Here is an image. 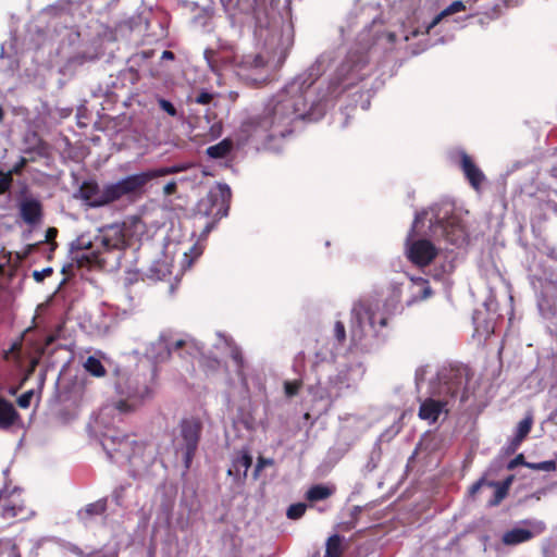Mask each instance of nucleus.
I'll use <instances>...</instances> for the list:
<instances>
[{
	"instance_id": "nucleus-1",
	"label": "nucleus",
	"mask_w": 557,
	"mask_h": 557,
	"mask_svg": "<svg viewBox=\"0 0 557 557\" xmlns=\"http://www.w3.org/2000/svg\"><path fill=\"white\" fill-rule=\"evenodd\" d=\"M356 13L358 21L349 17L347 26L341 27L342 35L348 36L355 26L362 24L357 41L342 55L330 73L325 90H319L312 98L311 86L335 61L334 52L325 51L301 74L296 76L283 89L276 92L264 106L261 114L250 117L242 124L246 139H274L289 134L294 121L301 119L310 122L320 120L330 100L336 99L344 91L363 81L372 71L371 61L394 48L397 34L381 32L377 9L366 5Z\"/></svg>"
},
{
	"instance_id": "nucleus-2",
	"label": "nucleus",
	"mask_w": 557,
	"mask_h": 557,
	"mask_svg": "<svg viewBox=\"0 0 557 557\" xmlns=\"http://www.w3.org/2000/svg\"><path fill=\"white\" fill-rule=\"evenodd\" d=\"M467 211L450 201H443L429 210L414 215L412 226L406 239V255L419 268L434 263L432 276L442 280L455 270L457 252L454 249H440L429 237L444 238L447 243L461 248L468 239L465 224Z\"/></svg>"
},
{
	"instance_id": "nucleus-3",
	"label": "nucleus",
	"mask_w": 557,
	"mask_h": 557,
	"mask_svg": "<svg viewBox=\"0 0 557 557\" xmlns=\"http://www.w3.org/2000/svg\"><path fill=\"white\" fill-rule=\"evenodd\" d=\"M251 27L259 52L238 55L235 74L252 84L265 82L283 65L294 45V28L281 15H270L264 0H257Z\"/></svg>"
},
{
	"instance_id": "nucleus-4",
	"label": "nucleus",
	"mask_w": 557,
	"mask_h": 557,
	"mask_svg": "<svg viewBox=\"0 0 557 557\" xmlns=\"http://www.w3.org/2000/svg\"><path fill=\"white\" fill-rule=\"evenodd\" d=\"M467 368L449 367L438 370L429 381L428 397L420 405L419 417L422 420L435 422L440 414L448 412L457 400L463 403L467 399Z\"/></svg>"
},
{
	"instance_id": "nucleus-5",
	"label": "nucleus",
	"mask_w": 557,
	"mask_h": 557,
	"mask_svg": "<svg viewBox=\"0 0 557 557\" xmlns=\"http://www.w3.org/2000/svg\"><path fill=\"white\" fill-rule=\"evenodd\" d=\"M389 319V314L382 309L379 298L370 297L356 301L350 311L352 342L360 343L367 337L385 341Z\"/></svg>"
},
{
	"instance_id": "nucleus-6",
	"label": "nucleus",
	"mask_w": 557,
	"mask_h": 557,
	"mask_svg": "<svg viewBox=\"0 0 557 557\" xmlns=\"http://www.w3.org/2000/svg\"><path fill=\"white\" fill-rule=\"evenodd\" d=\"M529 272L540 314L546 320L557 318V257L534 262Z\"/></svg>"
},
{
	"instance_id": "nucleus-7",
	"label": "nucleus",
	"mask_w": 557,
	"mask_h": 557,
	"mask_svg": "<svg viewBox=\"0 0 557 557\" xmlns=\"http://www.w3.org/2000/svg\"><path fill=\"white\" fill-rule=\"evenodd\" d=\"M145 354L154 362H162L173 354L181 358L188 355L198 361L207 374L214 373L220 367L218 357L207 356L203 344L194 338L168 341L164 336H160L147 347Z\"/></svg>"
},
{
	"instance_id": "nucleus-8",
	"label": "nucleus",
	"mask_w": 557,
	"mask_h": 557,
	"mask_svg": "<svg viewBox=\"0 0 557 557\" xmlns=\"http://www.w3.org/2000/svg\"><path fill=\"white\" fill-rule=\"evenodd\" d=\"M126 247L124 228L122 225L114 223L99 228L97 235L92 239L83 235L71 244V252L73 259L79 264L83 259L88 260L90 256L97 261H104L98 255L102 252H116L117 259L121 251Z\"/></svg>"
},
{
	"instance_id": "nucleus-9",
	"label": "nucleus",
	"mask_w": 557,
	"mask_h": 557,
	"mask_svg": "<svg viewBox=\"0 0 557 557\" xmlns=\"http://www.w3.org/2000/svg\"><path fill=\"white\" fill-rule=\"evenodd\" d=\"M361 374L359 366L342 364L332 368L324 375L319 374L315 384L309 386V393L314 399L326 400L331 405L342 392L350 388Z\"/></svg>"
},
{
	"instance_id": "nucleus-10",
	"label": "nucleus",
	"mask_w": 557,
	"mask_h": 557,
	"mask_svg": "<svg viewBox=\"0 0 557 557\" xmlns=\"http://www.w3.org/2000/svg\"><path fill=\"white\" fill-rule=\"evenodd\" d=\"M150 381L146 375L140 374L121 379L116 384L117 401L111 407H106L103 411L117 410L120 413L136 411L153 397Z\"/></svg>"
},
{
	"instance_id": "nucleus-11",
	"label": "nucleus",
	"mask_w": 557,
	"mask_h": 557,
	"mask_svg": "<svg viewBox=\"0 0 557 557\" xmlns=\"http://www.w3.org/2000/svg\"><path fill=\"white\" fill-rule=\"evenodd\" d=\"M213 106L186 107L184 116L195 136L216 138L222 133L221 121L218 120Z\"/></svg>"
},
{
	"instance_id": "nucleus-12",
	"label": "nucleus",
	"mask_w": 557,
	"mask_h": 557,
	"mask_svg": "<svg viewBox=\"0 0 557 557\" xmlns=\"http://www.w3.org/2000/svg\"><path fill=\"white\" fill-rule=\"evenodd\" d=\"M202 423L196 417H188L182 419L178 425V433L174 438V446L176 453H181L185 468L188 469L191 465L193 458L196 454Z\"/></svg>"
},
{
	"instance_id": "nucleus-13",
	"label": "nucleus",
	"mask_w": 557,
	"mask_h": 557,
	"mask_svg": "<svg viewBox=\"0 0 557 557\" xmlns=\"http://www.w3.org/2000/svg\"><path fill=\"white\" fill-rule=\"evenodd\" d=\"M212 4L220 3L223 11L226 13L231 25L233 27H248L255 26V9L257 8V0L250 4L245 0H210ZM275 0H264V5L270 15H277L274 11L273 4Z\"/></svg>"
},
{
	"instance_id": "nucleus-14",
	"label": "nucleus",
	"mask_w": 557,
	"mask_h": 557,
	"mask_svg": "<svg viewBox=\"0 0 557 557\" xmlns=\"http://www.w3.org/2000/svg\"><path fill=\"white\" fill-rule=\"evenodd\" d=\"M203 58L210 71L218 76L227 70L235 73L238 54L232 45L221 44L216 49L207 48L203 51Z\"/></svg>"
},
{
	"instance_id": "nucleus-15",
	"label": "nucleus",
	"mask_w": 557,
	"mask_h": 557,
	"mask_svg": "<svg viewBox=\"0 0 557 557\" xmlns=\"http://www.w3.org/2000/svg\"><path fill=\"white\" fill-rule=\"evenodd\" d=\"M138 442L128 436L104 435L101 442L102 448L110 461L124 465L128 463Z\"/></svg>"
},
{
	"instance_id": "nucleus-16",
	"label": "nucleus",
	"mask_w": 557,
	"mask_h": 557,
	"mask_svg": "<svg viewBox=\"0 0 557 557\" xmlns=\"http://www.w3.org/2000/svg\"><path fill=\"white\" fill-rule=\"evenodd\" d=\"M154 180L151 170L128 175L114 184L109 185V195L112 202L121 197L140 190L146 184Z\"/></svg>"
},
{
	"instance_id": "nucleus-17",
	"label": "nucleus",
	"mask_w": 557,
	"mask_h": 557,
	"mask_svg": "<svg viewBox=\"0 0 557 557\" xmlns=\"http://www.w3.org/2000/svg\"><path fill=\"white\" fill-rule=\"evenodd\" d=\"M523 524L528 528L516 527L511 530L506 531L502 536L503 544L507 546H516L521 543L530 541L535 535L544 532L546 525L540 520H524Z\"/></svg>"
},
{
	"instance_id": "nucleus-18",
	"label": "nucleus",
	"mask_w": 557,
	"mask_h": 557,
	"mask_svg": "<svg viewBox=\"0 0 557 557\" xmlns=\"http://www.w3.org/2000/svg\"><path fill=\"white\" fill-rule=\"evenodd\" d=\"M232 191L227 184H218L210 189L207 202L210 208L206 210V214L222 219L227 215L230 209Z\"/></svg>"
},
{
	"instance_id": "nucleus-19",
	"label": "nucleus",
	"mask_w": 557,
	"mask_h": 557,
	"mask_svg": "<svg viewBox=\"0 0 557 557\" xmlns=\"http://www.w3.org/2000/svg\"><path fill=\"white\" fill-rule=\"evenodd\" d=\"M25 508L20 502V490L14 487L9 491L4 487L0 491V516L4 519L20 518L24 519L26 513Z\"/></svg>"
},
{
	"instance_id": "nucleus-20",
	"label": "nucleus",
	"mask_w": 557,
	"mask_h": 557,
	"mask_svg": "<svg viewBox=\"0 0 557 557\" xmlns=\"http://www.w3.org/2000/svg\"><path fill=\"white\" fill-rule=\"evenodd\" d=\"M154 462V449L152 446L137 444L134 454L128 461L129 471L134 478L144 475Z\"/></svg>"
},
{
	"instance_id": "nucleus-21",
	"label": "nucleus",
	"mask_w": 557,
	"mask_h": 557,
	"mask_svg": "<svg viewBox=\"0 0 557 557\" xmlns=\"http://www.w3.org/2000/svg\"><path fill=\"white\" fill-rule=\"evenodd\" d=\"M18 214L29 226L39 224L42 220V205L39 199L25 195L18 201Z\"/></svg>"
},
{
	"instance_id": "nucleus-22",
	"label": "nucleus",
	"mask_w": 557,
	"mask_h": 557,
	"mask_svg": "<svg viewBox=\"0 0 557 557\" xmlns=\"http://www.w3.org/2000/svg\"><path fill=\"white\" fill-rule=\"evenodd\" d=\"M79 195L88 206L97 208L106 206L112 202L111 196L109 195V185L102 189L94 182H84L79 188Z\"/></svg>"
},
{
	"instance_id": "nucleus-23",
	"label": "nucleus",
	"mask_w": 557,
	"mask_h": 557,
	"mask_svg": "<svg viewBox=\"0 0 557 557\" xmlns=\"http://www.w3.org/2000/svg\"><path fill=\"white\" fill-rule=\"evenodd\" d=\"M215 347L218 349L224 350V352L233 359L236 366L237 374L240 377L243 385H246L247 381L243 373L245 361L240 348L232 339L221 335H219Z\"/></svg>"
},
{
	"instance_id": "nucleus-24",
	"label": "nucleus",
	"mask_w": 557,
	"mask_h": 557,
	"mask_svg": "<svg viewBox=\"0 0 557 557\" xmlns=\"http://www.w3.org/2000/svg\"><path fill=\"white\" fill-rule=\"evenodd\" d=\"M401 295H403V287L400 284L393 283L391 284L386 293L384 295L383 299L381 300V307L382 309L389 314L392 318L396 313L401 312L403 306H401Z\"/></svg>"
},
{
	"instance_id": "nucleus-25",
	"label": "nucleus",
	"mask_w": 557,
	"mask_h": 557,
	"mask_svg": "<svg viewBox=\"0 0 557 557\" xmlns=\"http://www.w3.org/2000/svg\"><path fill=\"white\" fill-rule=\"evenodd\" d=\"M460 166L462 169V172L471 186L479 190L481 184L485 180V176L483 172L475 165V163L472 161V159L465 152L460 151Z\"/></svg>"
},
{
	"instance_id": "nucleus-26",
	"label": "nucleus",
	"mask_w": 557,
	"mask_h": 557,
	"mask_svg": "<svg viewBox=\"0 0 557 557\" xmlns=\"http://www.w3.org/2000/svg\"><path fill=\"white\" fill-rule=\"evenodd\" d=\"M410 296L406 306L410 307L419 301L425 300L433 295L429 281L423 277H412L409 286Z\"/></svg>"
},
{
	"instance_id": "nucleus-27",
	"label": "nucleus",
	"mask_w": 557,
	"mask_h": 557,
	"mask_svg": "<svg viewBox=\"0 0 557 557\" xmlns=\"http://www.w3.org/2000/svg\"><path fill=\"white\" fill-rule=\"evenodd\" d=\"M251 463V456L247 451H240L234 457L232 466L227 470V474L233 475L238 480L245 479Z\"/></svg>"
},
{
	"instance_id": "nucleus-28",
	"label": "nucleus",
	"mask_w": 557,
	"mask_h": 557,
	"mask_svg": "<svg viewBox=\"0 0 557 557\" xmlns=\"http://www.w3.org/2000/svg\"><path fill=\"white\" fill-rule=\"evenodd\" d=\"M107 509V499L101 498L98 499L95 503L86 505L84 508H82L77 516L79 520L85 524L88 525L95 520L97 517H100L104 513Z\"/></svg>"
},
{
	"instance_id": "nucleus-29",
	"label": "nucleus",
	"mask_w": 557,
	"mask_h": 557,
	"mask_svg": "<svg viewBox=\"0 0 557 557\" xmlns=\"http://www.w3.org/2000/svg\"><path fill=\"white\" fill-rule=\"evenodd\" d=\"M334 367V355L327 348H321L314 354V360L312 362V368L317 373V377L319 374H325L327 371L332 370Z\"/></svg>"
},
{
	"instance_id": "nucleus-30",
	"label": "nucleus",
	"mask_w": 557,
	"mask_h": 557,
	"mask_svg": "<svg viewBox=\"0 0 557 557\" xmlns=\"http://www.w3.org/2000/svg\"><path fill=\"white\" fill-rule=\"evenodd\" d=\"M233 151L234 143L231 138H225L206 150L207 156L215 160H230Z\"/></svg>"
},
{
	"instance_id": "nucleus-31",
	"label": "nucleus",
	"mask_w": 557,
	"mask_h": 557,
	"mask_svg": "<svg viewBox=\"0 0 557 557\" xmlns=\"http://www.w3.org/2000/svg\"><path fill=\"white\" fill-rule=\"evenodd\" d=\"M18 418V413L14 406L0 396V429H10Z\"/></svg>"
},
{
	"instance_id": "nucleus-32",
	"label": "nucleus",
	"mask_w": 557,
	"mask_h": 557,
	"mask_svg": "<svg viewBox=\"0 0 557 557\" xmlns=\"http://www.w3.org/2000/svg\"><path fill=\"white\" fill-rule=\"evenodd\" d=\"M201 106H213L216 107L215 95L208 90L194 91L187 97L186 107L198 108Z\"/></svg>"
},
{
	"instance_id": "nucleus-33",
	"label": "nucleus",
	"mask_w": 557,
	"mask_h": 557,
	"mask_svg": "<svg viewBox=\"0 0 557 557\" xmlns=\"http://www.w3.org/2000/svg\"><path fill=\"white\" fill-rule=\"evenodd\" d=\"M467 2L457 0L450 3L446 9H444L440 14H437L426 26L425 33H429L431 28L436 26L443 18L450 16L453 14L466 11Z\"/></svg>"
},
{
	"instance_id": "nucleus-34",
	"label": "nucleus",
	"mask_w": 557,
	"mask_h": 557,
	"mask_svg": "<svg viewBox=\"0 0 557 557\" xmlns=\"http://www.w3.org/2000/svg\"><path fill=\"white\" fill-rule=\"evenodd\" d=\"M533 424L532 416L523 418L517 426L516 435L510 442L509 449L515 451L531 431Z\"/></svg>"
},
{
	"instance_id": "nucleus-35",
	"label": "nucleus",
	"mask_w": 557,
	"mask_h": 557,
	"mask_svg": "<svg viewBox=\"0 0 557 557\" xmlns=\"http://www.w3.org/2000/svg\"><path fill=\"white\" fill-rule=\"evenodd\" d=\"M333 493H334V488H332L327 485L317 484L307 491L306 497L309 502H319V500L326 499Z\"/></svg>"
},
{
	"instance_id": "nucleus-36",
	"label": "nucleus",
	"mask_w": 557,
	"mask_h": 557,
	"mask_svg": "<svg viewBox=\"0 0 557 557\" xmlns=\"http://www.w3.org/2000/svg\"><path fill=\"white\" fill-rule=\"evenodd\" d=\"M339 419L345 424V428L356 426V429L360 432H363L370 428V422L368 419L361 416L347 413Z\"/></svg>"
},
{
	"instance_id": "nucleus-37",
	"label": "nucleus",
	"mask_w": 557,
	"mask_h": 557,
	"mask_svg": "<svg viewBox=\"0 0 557 557\" xmlns=\"http://www.w3.org/2000/svg\"><path fill=\"white\" fill-rule=\"evenodd\" d=\"M169 273L170 269L165 260L154 261L148 269V277L156 281L164 280Z\"/></svg>"
},
{
	"instance_id": "nucleus-38",
	"label": "nucleus",
	"mask_w": 557,
	"mask_h": 557,
	"mask_svg": "<svg viewBox=\"0 0 557 557\" xmlns=\"http://www.w3.org/2000/svg\"><path fill=\"white\" fill-rule=\"evenodd\" d=\"M344 537L334 534L327 539L324 557H341L343 554L342 543Z\"/></svg>"
},
{
	"instance_id": "nucleus-39",
	"label": "nucleus",
	"mask_w": 557,
	"mask_h": 557,
	"mask_svg": "<svg viewBox=\"0 0 557 557\" xmlns=\"http://www.w3.org/2000/svg\"><path fill=\"white\" fill-rule=\"evenodd\" d=\"M84 368L87 372H89L94 376L100 377L106 374V370H104L102 363L100 362L99 359H97L94 356H90L86 359V361L84 363Z\"/></svg>"
},
{
	"instance_id": "nucleus-40",
	"label": "nucleus",
	"mask_w": 557,
	"mask_h": 557,
	"mask_svg": "<svg viewBox=\"0 0 557 557\" xmlns=\"http://www.w3.org/2000/svg\"><path fill=\"white\" fill-rule=\"evenodd\" d=\"M487 486L495 488L494 496L492 499H490L488 505L497 506L506 497L508 491L505 490V487L500 486L499 482L490 481L487 483Z\"/></svg>"
},
{
	"instance_id": "nucleus-41",
	"label": "nucleus",
	"mask_w": 557,
	"mask_h": 557,
	"mask_svg": "<svg viewBox=\"0 0 557 557\" xmlns=\"http://www.w3.org/2000/svg\"><path fill=\"white\" fill-rule=\"evenodd\" d=\"M186 170L185 165H171V166H162L159 169L151 170L153 178L166 176L175 173H180Z\"/></svg>"
},
{
	"instance_id": "nucleus-42",
	"label": "nucleus",
	"mask_w": 557,
	"mask_h": 557,
	"mask_svg": "<svg viewBox=\"0 0 557 557\" xmlns=\"http://www.w3.org/2000/svg\"><path fill=\"white\" fill-rule=\"evenodd\" d=\"M306 509L307 505L304 503L293 504L288 507L286 515L289 519L296 520L305 515Z\"/></svg>"
},
{
	"instance_id": "nucleus-43",
	"label": "nucleus",
	"mask_w": 557,
	"mask_h": 557,
	"mask_svg": "<svg viewBox=\"0 0 557 557\" xmlns=\"http://www.w3.org/2000/svg\"><path fill=\"white\" fill-rule=\"evenodd\" d=\"M431 372V368L429 366H421L416 370L414 382L417 389L420 392L426 375Z\"/></svg>"
},
{
	"instance_id": "nucleus-44",
	"label": "nucleus",
	"mask_w": 557,
	"mask_h": 557,
	"mask_svg": "<svg viewBox=\"0 0 557 557\" xmlns=\"http://www.w3.org/2000/svg\"><path fill=\"white\" fill-rule=\"evenodd\" d=\"M302 383L301 381L295 380V381H285L284 382V393L287 397H294L296 396L301 387Z\"/></svg>"
},
{
	"instance_id": "nucleus-45",
	"label": "nucleus",
	"mask_w": 557,
	"mask_h": 557,
	"mask_svg": "<svg viewBox=\"0 0 557 557\" xmlns=\"http://www.w3.org/2000/svg\"><path fill=\"white\" fill-rule=\"evenodd\" d=\"M399 431L400 425L398 423H394L379 436L377 442H389L399 433Z\"/></svg>"
},
{
	"instance_id": "nucleus-46",
	"label": "nucleus",
	"mask_w": 557,
	"mask_h": 557,
	"mask_svg": "<svg viewBox=\"0 0 557 557\" xmlns=\"http://www.w3.org/2000/svg\"><path fill=\"white\" fill-rule=\"evenodd\" d=\"M333 336L336 339V342L338 343V345H343L345 343V341H346V329H345V325L343 324V322L336 321L334 323Z\"/></svg>"
},
{
	"instance_id": "nucleus-47",
	"label": "nucleus",
	"mask_w": 557,
	"mask_h": 557,
	"mask_svg": "<svg viewBox=\"0 0 557 557\" xmlns=\"http://www.w3.org/2000/svg\"><path fill=\"white\" fill-rule=\"evenodd\" d=\"M525 467L533 469V470H540V471H546V472L553 471L556 468L554 461H542V462H536V463L528 462V463H525Z\"/></svg>"
},
{
	"instance_id": "nucleus-48",
	"label": "nucleus",
	"mask_w": 557,
	"mask_h": 557,
	"mask_svg": "<svg viewBox=\"0 0 557 557\" xmlns=\"http://www.w3.org/2000/svg\"><path fill=\"white\" fill-rule=\"evenodd\" d=\"M34 396V391H27L17 398V405L21 408H28Z\"/></svg>"
},
{
	"instance_id": "nucleus-49",
	"label": "nucleus",
	"mask_w": 557,
	"mask_h": 557,
	"mask_svg": "<svg viewBox=\"0 0 557 557\" xmlns=\"http://www.w3.org/2000/svg\"><path fill=\"white\" fill-rule=\"evenodd\" d=\"M21 346H22L21 342L13 343L12 346L10 347V349L4 352V358L7 360L17 359L18 358L17 354L21 349Z\"/></svg>"
},
{
	"instance_id": "nucleus-50",
	"label": "nucleus",
	"mask_w": 557,
	"mask_h": 557,
	"mask_svg": "<svg viewBox=\"0 0 557 557\" xmlns=\"http://www.w3.org/2000/svg\"><path fill=\"white\" fill-rule=\"evenodd\" d=\"M159 106L169 115H171V116H176L177 115V110H176V108L173 106V103L171 101L165 100V99H160L159 100Z\"/></svg>"
},
{
	"instance_id": "nucleus-51",
	"label": "nucleus",
	"mask_w": 557,
	"mask_h": 557,
	"mask_svg": "<svg viewBox=\"0 0 557 557\" xmlns=\"http://www.w3.org/2000/svg\"><path fill=\"white\" fill-rule=\"evenodd\" d=\"M127 488L126 485H120L116 487L112 493V498L116 503V505L122 506L123 505V493Z\"/></svg>"
},
{
	"instance_id": "nucleus-52",
	"label": "nucleus",
	"mask_w": 557,
	"mask_h": 557,
	"mask_svg": "<svg viewBox=\"0 0 557 557\" xmlns=\"http://www.w3.org/2000/svg\"><path fill=\"white\" fill-rule=\"evenodd\" d=\"M52 272V268H46L41 271H34L33 276L36 282H42L46 277L50 276Z\"/></svg>"
},
{
	"instance_id": "nucleus-53",
	"label": "nucleus",
	"mask_w": 557,
	"mask_h": 557,
	"mask_svg": "<svg viewBox=\"0 0 557 557\" xmlns=\"http://www.w3.org/2000/svg\"><path fill=\"white\" fill-rule=\"evenodd\" d=\"M46 14H53L55 16H62L65 13V7L63 5H51L45 10Z\"/></svg>"
},
{
	"instance_id": "nucleus-54",
	"label": "nucleus",
	"mask_w": 557,
	"mask_h": 557,
	"mask_svg": "<svg viewBox=\"0 0 557 557\" xmlns=\"http://www.w3.org/2000/svg\"><path fill=\"white\" fill-rule=\"evenodd\" d=\"M11 182L12 178L10 174L0 177V195L4 194L10 188Z\"/></svg>"
},
{
	"instance_id": "nucleus-55",
	"label": "nucleus",
	"mask_w": 557,
	"mask_h": 557,
	"mask_svg": "<svg viewBox=\"0 0 557 557\" xmlns=\"http://www.w3.org/2000/svg\"><path fill=\"white\" fill-rule=\"evenodd\" d=\"M525 463H528L525 460H524V457L522 454L518 455L517 457H515L512 460H510L507 465V469L508 470H513L517 466L519 465H523L525 466Z\"/></svg>"
},
{
	"instance_id": "nucleus-56",
	"label": "nucleus",
	"mask_w": 557,
	"mask_h": 557,
	"mask_svg": "<svg viewBox=\"0 0 557 557\" xmlns=\"http://www.w3.org/2000/svg\"><path fill=\"white\" fill-rule=\"evenodd\" d=\"M272 465V459L259 458L255 468L253 476L257 478L259 472L265 467Z\"/></svg>"
},
{
	"instance_id": "nucleus-57",
	"label": "nucleus",
	"mask_w": 557,
	"mask_h": 557,
	"mask_svg": "<svg viewBox=\"0 0 557 557\" xmlns=\"http://www.w3.org/2000/svg\"><path fill=\"white\" fill-rule=\"evenodd\" d=\"M487 481H485V479H481L479 481H476L474 484L471 485V487L469 488V494L471 496H474L479 491L480 488L483 486V485H487Z\"/></svg>"
},
{
	"instance_id": "nucleus-58",
	"label": "nucleus",
	"mask_w": 557,
	"mask_h": 557,
	"mask_svg": "<svg viewBox=\"0 0 557 557\" xmlns=\"http://www.w3.org/2000/svg\"><path fill=\"white\" fill-rule=\"evenodd\" d=\"M175 191H176V182H174V181L169 182V183H168V184H165V186L163 187V194H164L165 196L173 195Z\"/></svg>"
},
{
	"instance_id": "nucleus-59",
	"label": "nucleus",
	"mask_w": 557,
	"mask_h": 557,
	"mask_svg": "<svg viewBox=\"0 0 557 557\" xmlns=\"http://www.w3.org/2000/svg\"><path fill=\"white\" fill-rule=\"evenodd\" d=\"M66 548L73 553L74 555L78 556V557H86V554L87 553H84L82 548H79L78 546L74 545V544H69L66 546Z\"/></svg>"
},
{
	"instance_id": "nucleus-60",
	"label": "nucleus",
	"mask_w": 557,
	"mask_h": 557,
	"mask_svg": "<svg viewBox=\"0 0 557 557\" xmlns=\"http://www.w3.org/2000/svg\"><path fill=\"white\" fill-rule=\"evenodd\" d=\"M86 557H114V556L111 554H107L102 550H94V552L87 553Z\"/></svg>"
},
{
	"instance_id": "nucleus-61",
	"label": "nucleus",
	"mask_w": 557,
	"mask_h": 557,
	"mask_svg": "<svg viewBox=\"0 0 557 557\" xmlns=\"http://www.w3.org/2000/svg\"><path fill=\"white\" fill-rule=\"evenodd\" d=\"M25 163H26L25 159L22 158L20 160V162L13 166L11 172L15 173V174H18L22 171V169L24 168Z\"/></svg>"
},
{
	"instance_id": "nucleus-62",
	"label": "nucleus",
	"mask_w": 557,
	"mask_h": 557,
	"mask_svg": "<svg viewBox=\"0 0 557 557\" xmlns=\"http://www.w3.org/2000/svg\"><path fill=\"white\" fill-rule=\"evenodd\" d=\"M512 481H513V475H509L502 483H499V485L505 487V490L508 491Z\"/></svg>"
},
{
	"instance_id": "nucleus-63",
	"label": "nucleus",
	"mask_w": 557,
	"mask_h": 557,
	"mask_svg": "<svg viewBox=\"0 0 557 557\" xmlns=\"http://www.w3.org/2000/svg\"><path fill=\"white\" fill-rule=\"evenodd\" d=\"M175 55L172 51L164 50L161 54L162 60H174Z\"/></svg>"
},
{
	"instance_id": "nucleus-64",
	"label": "nucleus",
	"mask_w": 557,
	"mask_h": 557,
	"mask_svg": "<svg viewBox=\"0 0 557 557\" xmlns=\"http://www.w3.org/2000/svg\"><path fill=\"white\" fill-rule=\"evenodd\" d=\"M55 235H57V230H55V228H53V227H50V228H48V230H47L46 238H47L48 240H50V239H52L53 237H55Z\"/></svg>"
}]
</instances>
